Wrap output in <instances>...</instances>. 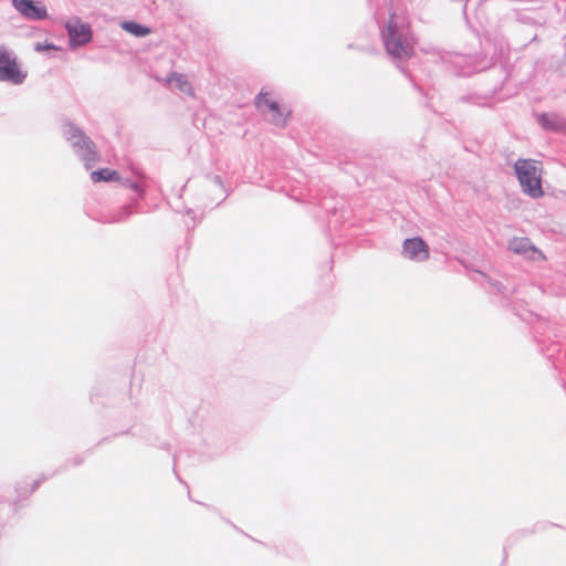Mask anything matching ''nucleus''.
<instances>
[{"instance_id":"nucleus-1","label":"nucleus","mask_w":566,"mask_h":566,"mask_svg":"<svg viewBox=\"0 0 566 566\" xmlns=\"http://www.w3.org/2000/svg\"><path fill=\"white\" fill-rule=\"evenodd\" d=\"M122 187L135 191L136 197L130 201L117 209L104 212L101 214V222L103 223H118L126 221L132 214L138 212L139 200L145 195V176L134 174L132 177H122L117 180Z\"/></svg>"},{"instance_id":"nucleus-2","label":"nucleus","mask_w":566,"mask_h":566,"mask_svg":"<svg viewBox=\"0 0 566 566\" xmlns=\"http://www.w3.org/2000/svg\"><path fill=\"white\" fill-rule=\"evenodd\" d=\"M64 138L71 144L74 153L84 163L85 168H92L98 160L96 145L84 130L71 120L62 125Z\"/></svg>"},{"instance_id":"nucleus-3","label":"nucleus","mask_w":566,"mask_h":566,"mask_svg":"<svg viewBox=\"0 0 566 566\" xmlns=\"http://www.w3.org/2000/svg\"><path fill=\"white\" fill-rule=\"evenodd\" d=\"M514 168L523 191L533 198L542 197L541 163L531 159H518Z\"/></svg>"},{"instance_id":"nucleus-4","label":"nucleus","mask_w":566,"mask_h":566,"mask_svg":"<svg viewBox=\"0 0 566 566\" xmlns=\"http://www.w3.org/2000/svg\"><path fill=\"white\" fill-rule=\"evenodd\" d=\"M27 75V72L21 70L14 52L6 45H0V82L20 85Z\"/></svg>"},{"instance_id":"nucleus-5","label":"nucleus","mask_w":566,"mask_h":566,"mask_svg":"<svg viewBox=\"0 0 566 566\" xmlns=\"http://www.w3.org/2000/svg\"><path fill=\"white\" fill-rule=\"evenodd\" d=\"M71 49H80L88 44L93 39V30L88 23L82 22L80 18H73L64 23Z\"/></svg>"},{"instance_id":"nucleus-6","label":"nucleus","mask_w":566,"mask_h":566,"mask_svg":"<svg viewBox=\"0 0 566 566\" xmlns=\"http://www.w3.org/2000/svg\"><path fill=\"white\" fill-rule=\"evenodd\" d=\"M367 2L370 8L376 6V10L374 11V19L379 29L385 52L389 55V19L386 18V14L389 13V8L387 7L386 0L384 1L382 6H378L375 0H367Z\"/></svg>"},{"instance_id":"nucleus-7","label":"nucleus","mask_w":566,"mask_h":566,"mask_svg":"<svg viewBox=\"0 0 566 566\" xmlns=\"http://www.w3.org/2000/svg\"><path fill=\"white\" fill-rule=\"evenodd\" d=\"M254 105L256 108H262L266 106L272 112L271 123L277 127H285L287 123V116L290 112L284 115L280 104L276 101H272L269 98V93L260 92L254 99Z\"/></svg>"},{"instance_id":"nucleus-8","label":"nucleus","mask_w":566,"mask_h":566,"mask_svg":"<svg viewBox=\"0 0 566 566\" xmlns=\"http://www.w3.org/2000/svg\"><path fill=\"white\" fill-rule=\"evenodd\" d=\"M13 8L24 18L41 21L48 18L45 6L34 0H11Z\"/></svg>"},{"instance_id":"nucleus-9","label":"nucleus","mask_w":566,"mask_h":566,"mask_svg":"<svg viewBox=\"0 0 566 566\" xmlns=\"http://www.w3.org/2000/svg\"><path fill=\"white\" fill-rule=\"evenodd\" d=\"M509 248L512 252L533 261L545 259L543 252L533 245L528 238H513L510 241Z\"/></svg>"},{"instance_id":"nucleus-10","label":"nucleus","mask_w":566,"mask_h":566,"mask_svg":"<svg viewBox=\"0 0 566 566\" xmlns=\"http://www.w3.org/2000/svg\"><path fill=\"white\" fill-rule=\"evenodd\" d=\"M402 253L410 260L422 262L429 258V248L421 238H411L403 242Z\"/></svg>"},{"instance_id":"nucleus-11","label":"nucleus","mask_w":566,"mask_h":566,"mask_svg":"<svg viewBox=\"0 0 566 566\" xmlns=\"http://www.w3.org/2000/svg\"><path fill=\"white\" fill-rule=\"evenodd\" d=\"M321 206L326 211V213L333 218L329 219L328 221L329 228H336L337 224H340L342 227L345 226V223L347 222V214H349V211L345 209L343 205L340 207L336 205L329 206L327 200L324 199Z\"/></svg>"},{"instance_id":"nucleus-12","label":"nucleus","mask_w":566,"mask_h":566,"mask_svg":"<svg viewBox=\"0 0 566 566\" xmlns=\"http://www.w3.org/2000/svg\"><path fill=\"white\" fill-rule=\"evenodd\" d=\"M391 33V55L396 57H409L413 53L412 41L408 38H395Z\"/></svg>"},{"instance_id":"nucleus-13","label":"nucleus","mask_w":566,"mask_h":566,"mask_svg":"<svg viewBox=\"0 0 566 566\" xmlns=\"http://www.w3.org/2000/svg\"><path fill=\"white\" fill-rule=\"evenodd\" d=\"M539 124L552 130H564L566 129V120L556 114H541L538 116Z\"/></svg>"},{"instance_id":"nucleus-14","label":"nucleus","mask_w":566,"mask_h":566,"mask_svg":"<svg viewBox=\"0 0 566 566\" xmlns=\"http://www.w3.org/2000/svg\"><path fill=\"white\" fill-rule=\"evenodd\" d=\"M91 179L93 180V182L117 181L120 179V175L117 170L109 168H101L92 171Z\"/></svg>"},{"instance_id":"nucleus-15","label":"nucleus","mask_w":566,"mask_h":566,"mask_svg":"<svg viewBox=\"0 0 566 566\" xmlns=\"http://www.w3.org/2000/svg\"><path fill=\"white\" fill-rule=\"evenodd\" d=\"M122 28L126 32H128L137 38H144L150 33L149 27L142 24L139 22L133 21V20L124 21L122 23Z\"/></svg>"},{"instance_id":"nucleus-16","label":"nucleus","mask_w":566,"mask_h":566,"mask_svg":"<svg viewBox=\"0 0 566 566\" xmlns=\"http://www.w3.org/2000/svg\"><path fill=\"white\" fill-rule=\"evenodd\" d=\"M534 532H535V530H520L516 532V534H514L505 539V543L503 545V558H502L501 566H504L506 563L509 547H511L518 537L527 536Z\"/></svg>"},{"instance_id":"nucleus-17","label":"nucleus","mask_w":566,"mask_h":566,"mask_svg":"<svg viewBox=\"0 0 566 566\" xmlns=\"http://www.w3.org/2000/svg\"><path fill=\"white\" fill-rule=\"evenodd\" d=\"M533 287H535L538 292L543 293V294H556L558 295L562 290H563V285H553V284H549V285H532Z\"/></svg>"},{"instance_id":"nucleus-18","label":"nucleus","mask_w":566,"mask_h":566,"mask_svg":"<svg viewBox=\"0 0 566 566\" xmlns=\"http://www.w3.org/2000/svg\"><path fill=\"white\" fill-rule=\"evenodd\" d=\"M208 179L211 180L216 186H218L222 190V192L224 193V197L222 199V201H223L229 196L230 192L226 188L221 176H219V175H209Z\"/></svg>"},{"instance_id":"nucleus-19","label":"nucleus","mask_w":566,"mask_h":566,"mask_svg":"<svg viewBox=\"0 0 566 566\" xmlns=\"http://www.w3.org/2000/svg\"><path fill=\"white\" fill-rule=\"evenodd\" d=\"M172 80H175L176 82H178L179 88H180L181 91L184 90L182 85H184V84H187V82L184 80V76H182L181 74L176 73V72H172V73L168 76L167 82H169V83H170Z\"/></svg>"},{"instance_id":"nucleus-20","label":"nucleus","mask_w":566,"mask_h":566,"mask_svg":"<svg viewBox=\"0 0 566 566\" xmlns=\"http://www.w3.org/2000/svg\"><path fill=\"white\" fill-rule=\"evenodd\" d=\"M46 48L56 49V46L54 44H46Z\"/></svg>"},{"instance_id":"nucleus-21","label":"nucleus","mask_w":566,"mask_h":566,"mask_svg":"<svg viewBox=\"0 0 566 566\" xmlns=\"http://www.w3.org/2000/svg\"><path fill=\"white\" fill-rule=\"evenodd\" d=\"M187 214H193V211L191 209H188Z\"/></svg>"},{"instance_id":"nucleus-22","label":"nucleus","mask_w":566,"mask_h":566,"mask_svg":"<svg viewBox=\"0 0 566 566\" xmlns=\"http://www.w3.org/2000/svg\"><path fill=\"white\" fill-rule=\"evenodd\" d=\"M352 227H353V223H349V227L346 229V231H349Z\"/></svg>"},{"instance_id":"nucleus-23","label":"nucleus","mask_w":566,"mask_h":566,"mask_svg":"<svg viewBox=\"0 0 566 566\" xmlns=\"http://www.w3.org/2000/svg\"><path fill=\"white\" fill-rule=\"evenodd\" d=\"M350 235H354V233H352V232L346 233V237H350Z\"/></svg>"}]
</instances>
